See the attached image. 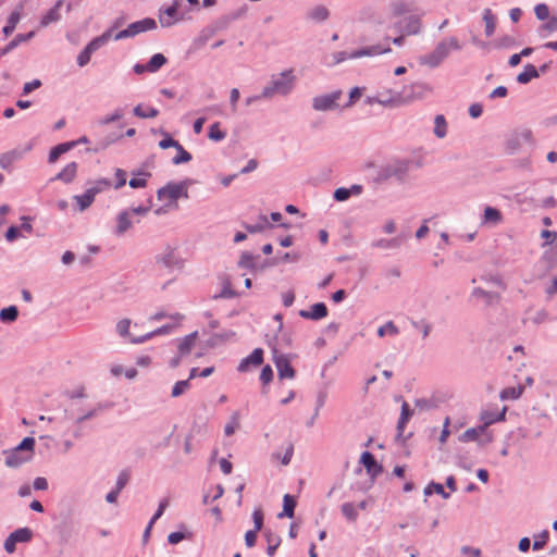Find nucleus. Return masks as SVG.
<instances>
[{"label":"nucleus","instance_id":"obj_1","mask_svg":"<svg viewBox=\"0 0 557 557\" xmlns=\"http://www.w3.org/2000/svg\"><path fill=\"white\" fill-rule=\"evenodd\" d=\"M461 45L456 37H449L440 41L430 52L419 58V63L429 67L438 66L453 50H460Z\"/></svg>","mask_w":557,"mask_h":557},{"label":"nucleus","instance_id":"obj_2","mask_svg":"<svg viewBox=\"0 0 557 557\" xmlns=\"http://www.w3.org/2000/svg\"><path fill=\"white\" fill-rule=\"evenodd\" d=\"M35 440L25 437L15 448L4 451L5 465L15 468L28 461L33 457Z\"/></svg>","mask_w":557,"mask_h":557},{"label":"nucleus","instance_id":"obj_3","mask_svg":"<svg viewBox=\"0 0 557 557\" xmlns=\"http://www.w3.org/2000/svg\"><path fill=\"white\" fill-rule=\"evenodd\" d=\"M157 196L169 209H177V200L188 198V187L185 182L169 183L158 190Z\"/></svg>","mask_w":557,"mask_h":557},{"label":"nucleus","instance_id":"obj_4","mask_svg":"<svg viewBox=\"0 0 557 557\" xmlns=\"http://www.w3.org/2000/svg\"><path fill=\"white\" fill-rule=\"evenodd\" d=\"M178 357L171 360L172 367H177L180 359L195 354L196 358L203 356V350L198 341V332H193L177 341Z\"/></svg>","mask_w":557,"mask_h":557},{"label":"nucleus","instance_id":"obj_5","mask_svg":"<svg viewBox=\"0 0 557 557\" xmlns=\"http://www.w3.org/2000/svg\"><path fill=\"white\" fill-rule=\"evenodd\" d=\"M294 82L293 70L284 71L278 77H274L270 85L263 88L261 96L263 98H271L276 94L286 95L293 89Z\"/></svg>","mask_w":557,"mask_h":557},{"label":"nucleus","instance_id":"obj_6","mask_svg":"<svg viewBox=\"0 0 557 557\" xmlns=\"http://www.w3.org/2000/svg\"><path fill=\"white\" fill-rule=\"evenodd\" d=\"M111 37V33L107 32L99 37L94 38L85 49L77 57V64L79 66H85L91 58V54L104 46Z\"/></svg>","mask_w":557,"mask_h":557},{"label":"nucleus","instance_id":"obj_7","mask_svg":"<svg viewBox=\"0 0 557 557\" xmlns=\"http://www.w3.org/2000/svg\"><path fill=\"white\" fill-rule=\"evenodd\" d=\"M157 23L153 18H144L141 21L129 24L125 29L115 35V39L120 40L127 37H133L139 33L154 29Z\"/></svg>","mask_w":557,"mask_h":557},{"label":"nucleus","instance_id":"obj_8","mask_svg":"<svg viewBox=\"0 0 557 557\" xmlns=\"http://www.w3.org/2000/svg\"><path fill=\"white\" fill-rule=\"evenodd\" d=\"M341 97V91H335L330 95L319 96L313 99V108L318 111L332 110L337 107V100Z\"/></svg>","mask_w":557,"mask_h":557},{"label":"nucleus","instance_id":"obj_9","mask_svg":"<svg viewBox=\"0 0 557 557\" xmlns=\"http://www.w3.org/2000/svg\"><path fill=\"white\" fill-rule=\"evenodd\" d=\"M507 407H504L500 412L485 410L480 414V431L484 432L491 424L499 421H504L506 418Z\"/></svg>","mask_w":557,"mask_h":557},{"label":"nucleus","instance_id":"obj_10","mask_svg":"<svg viewBox=\"0 0 557 557\" xmlns=\"http://www.w3.org/2000/svg\"><path fill=\"white\" fill-rule=\"evenodd\" d=\"M156 262L159 265L166 268V269L180 267V264H181V262L175 253V250L171 247L165 248L164 251L159 253L156 257Z\"/></svg>","mask_w":557,"mask_h":557},{"label":"nucleus","instance_id":"obj_11","mask_svg":"<svg viewBox=\"0 0 557 557\" xmlns=\"http://www.w3.org/2000/svg\"><path fill=\"white\" fill-rule=\"evenodd\" d=\"M263 362V350L256 348L248 357L242 360L238 371L246 372L250 367H258Z\"/></svg>","mask_w":557,"mask_h":557},{"label":"nucleus","instance_id":"obj_12","mask_svg":"<svg viewBox=\"0 0 557 557\" xmlns=\"http://www.w3.org/2000/svg\"><path fill=\"white\" fill-rule=\"evenodd\" d=\"M327 308L324 302H317L310 307L309 310H301L300 317L309 320H321L327 315Z\"/></svg>","mask_w":557,"mask_h":557},{"label":"nucleus","instance_id":"obj_13","mask_svg":"<svg viewBox=\"0 0 557 557\" xmlns=\"http://www.w3.org/2000/svg\"><path fill=\"white\" fill-rule=\"evenodd\" d=\"M401 25V32L405 33V35H417L420 33L422 28V22L419 16H409L405 18L404 21L399 22Z\"/></svg>","mask_w":557,"mask_h":557},{"label":"nucleus","instance_id":"obj_14","mask_svg":"<svg viewBox=\"0 0 557 557\" xmlns=\"http://www.w3.org/2000/svg\"><path fill=\"white\" fill-rule=\"evenodd\" d=\"M275 366L278 372V376L281 379H293L295 376V371L290 366V362L287 357L278 356L275 358Z\"/></svg>","mask_w":557,"mask_h":557},{"label":"nucleus","instance_id":"obj_15","mask_svg":"<svg viewBox=\"0 0 557 557\" xmlns=\"http://www.w3.org/2000/svg\"><path fill=\"white\" fill-rule=\"evenodd\" d=\"M360 461L370 475L376 476L382 472L381 466L376 462L374 456L370 451L362 453Z\"/></svg>","mask_w":557,"mask_h":557},{"label":"nucleus","instance_id":"obj_16","mask_svg":"<svg viewBox=\"0 0 557 557\" xmlns=\"http://www.w3.org/2000/svg\"><path fill=\"white\" fill-rule=\"evenodd\" d=\"M391 51V48L388 46L382 48L381 46H372L369 48L360 49L350 54L349 58L356 59L361 57H371V55H379L383 53H387Z\"/></svg>","mask_w":557,"mask_h":557},{"label":"nucleus","instance_id":"obj_17","mask_svg":"<svg viewBox=\"0 0 557 557\" xmlns=\"http://www.w3.org/2000/svg\"><path fill=\"white\" fill-rule=\"evenodd\" d=\"M35 35L34 32H29L28 34H18L15 36L13 40H11L3 49L0 50V55H4L16 48L21 42H25L33 38Z\"/></svg>","mask_w":557,"mask_h":557},{"label":"nucleus","instance_id":"obj_18","mask_svg":"<svg viewBox=\"0 0 557 557\" xmlns=\"http://www.w3.org/2000/svg\"><path fill=\"white\" fill-rule=\"evenodd\" d=\"M77 173V163L71 162L55 176V180H60L64 183H71Z\"/></svg>","mask_w":557,"mask_h":557},{"label":"nucleus","instance_id":"obj_19","mask_svg":"<svg viewBox=\"0 0 557 557\" xmlns=\"http://www.w3.org/2000/svg\"><path fill=\"white\" fill-rule=\"evenodd\" d=\"M177 9L175 5L166 8L159 16L160 24L163 27H170L176 22Z\"/></svg>","mask_w":557,"mask_h":557},{"label":"nucleus","instance_id":"obj_20","mask_svg":"<svg viewBox=\"0 0 557 557\" xmlns=\"http://www.w3.org/2000/svg\"><path fill=\"white\" fill-rule=\"evenodd\" d=\"M539 77V72L533 64H527L523 71L518 74L517 82L520 84H528L533 78Z\"/></svg>","mask_w":557,"mask_h":557},{"label":"nucleus","instance_id":"obj_21","mask_svg":"<svg viewBox=\"0 0 557 557\" xmlns=\"http://www.w3.org/2000/svg\"><path fill=\"white\" fill-rule=\"evenodd\" d=\"M76 146V143H63L54 148L49 153V162L54 163L61 154L67 152L70 149L74 148Z\"/></svg>","mask_w":557,"mask_h":557},{"label":"nucleus","instance_id":"obj_22","mask_svg":"<svg viewBox=\"0 0 557 557\" xmlns=\"http://www.w3.org/2000/svg\"><path fill=\"white\" fill-rule=\"evenodd\" d=\"M523 389L521 385L506 387L500 392L499 397L502 400H515L522 395Z\"/></svg>","mask_w":557,"mask_h":557},{"label":"nucleus","instance_id":"obj_23","mask_svg":"<svg viewBox=\"0 0 557 557\" xmlns=\"http://www.w3.org/2000/svg\"><path fill=\"white\" fill-rule=\"evenodd\" d=\"M132 226L131 212L123 211L117 215L116 234L122 235Z\"/></svg>","mask_w":557,"mask_h":557},{"label":"nucleus","instance_id":"obj_24","mask_svg":"<svg viewBox=\"0 0 557 557\" xmlns=\"http://www.w3.org/2000/svg\"><path fill=\"white\" fill-rule=\"evenodd\" d=\"M472 295L476 298H482L486 305H492L499 301L500 296L497 293H490L482 288H474Z\"/></svg>","mask_w":557,"mask_h":557},{"label":"nucleus","instance_id":"obj_25","mask_svg":"<svg viewBox=\"0 0 557 557\" xmlns=\"http://www.w3.org/2000/svg\"><path fill=\"white\" fill-rule=\"evenodd\" d=\"M503 220L502 213L499 210L493 207H486L484 209L483 222L490 224H498Z\"/></svg>","mask_w":557,"mask_h":557},{"label":"nucleus","instance_id":"obj_26","mask_svg":"<svg viewBox=\"0 0 557 557\" xmlns=\"http://www.w3.org/2000/svg\"><path fill=\"white\" fill-rule=\"evenodd\" d=\"M20 20H21V9L15 10V11H13L10 14V16L8 18V23H7V25L2 29L3 34L5 36L11 35L14 32V29H15L16 25L18 24Z\"/></svg>","mask_w":557,"mask_h":557},{"label":"nucleus","instance_id":"obj_27","mask_svg":"<svg viewBox=\"0 0 557 557\" xmlns=\"http://www.w3.org/2000/svg\"><path fill=\"white\" fill-rule=\"evenodd\" d=\"M483 21L485 23V34L487 37H491L496 27V18L493 15L491 9H485L483 12Z\"/></svg>","mask_w":557,"mask_h":557},{"label":"nucleus","instance_id":"obj_28","mask_svg":"<svg viewBox=\"0 0 557 557\" xmlns=\"http://www.w3.org/2000/svg\"><path fill=\"white\" fill-rule=\"evenodd\" d=\"M296 507V502L289 494L284 495L283 498V511L278 515V517L286 516L288 518L294 517V511Z\"/></svg>","mask_w":557,"mask_h":557},{"label":"nucleus","instance_id":"obj_29","mask_svg":"<svg viewBox=\"0 0 557 557\" xmlns=\"http://www.w3.org/2000/svg\"><path fill=\"white\" fill-rule=\"evenodd\" d=\"M61 2H58L52 9H50L41 18L40 25L42 27L49 25L52 22H57L60 18L59 10Z\"/></svg>","mask_w":557,"mask_h":557},{"label":"nucleus","instance_id":"obj_30","mask_svg":"<svg viewBox=\"0 0 557 557\" xmlns=\"http://www.w3.org/2000/svg\"><path fill=\"white\" fill-rule=\"evenodd\" d=\"M74 200L77 202L79 210L84 211L91 206L95 196L87 189L83 195L74 196Z\"/></svg>","mask_w":557,"mask_h":557},{"label":"nucleus","instance_id":"obj_31","mask_svg":"<svg viewBox=\"0 0 557 557\" xmlns=\"http://www.w3.org/2000/svg\"><path fill=\"white\" fill-rule=\"evenodd\" d=\"M166 63V58L162 53H156L147 63L148 72L154 73Z\"/></svg>","mask_w":557,"mask_h":557},{"label":"nucleus","instance_id":"obj_32","mask_svg":"<svg viewBox=\"0 0 557 557\" xmlns=\"http://www.w3.org/2000/svg\"><path fill=\"white\" fill-rule=\"evenodd\" d=\"M11 536L16 543H26L32 540L33 532L28 528H21L12 532Z\"/></svg>","mask_w":557,"mask_h":557},{"label":"nucleus","instance_id":"obj_33","mask_svg":"<svg viewBox=\"0 0 557 557\" xmlns=\"http://www.w3.org/2000/svg\"><path fill=\"white\" fill-rule=\"evenodd\" d=\"M309 17L315 22L325 21L329 17V10L324 5H317L309 12Z\"/></svg>","mask_w":557,"mask_h":557},{"label":"nucleus","instance_id":"obj_34","mask_svg":"<svg viewBox=\"0 0 557 557\" xmlns=\"http://www.w3.org/2000/svg\"><path fill=\"white\" fill-rule=\"evenodd\" d=\"M134 114L141 119L156 117L159 111L154 108H144V106L138 104L134 108Z\"/></svg>","mask_w":557,"mask_h":557},{"label":"nucleus","instance_id":"obj_35","mask_svg":"<svg viewBox=\"0 0 557 557\" xmlns=\"http://www.w3.org/2000/svg\"><path fill=\"white\" fill-rule=\"evenodd\" d=\"M342 512L345 516V518L349 521H356L358 517V510L355 504L352 503H345L342 505Z\"/></svg>","mask_w":557,"mask_h":557},{"label":"nucleus","instance_id":"obj_36","mask_svg":"<svg viewBox=\"0 0 557 557\" xmlns=\"http://www.w3.org/2000/svg\"><path fill=\"white\" fill-rule=\"evenodd\" d=\"M447 124L443 115H437L434 121V133L438 138L445 137Z\"/></svg>","mask_w":557,"mask_h":557},{"label":"nucleus","instance_id":"obj_37","mask_svg":"<svg viewBox=\"0 0 557 557\" xmlns=\"http://www.w3.org/2000/svg\"><path fill=\"white\" fill-rule=\"evenodd\" d=\"M265 537H267V542H268V548H267L268 554L270 556H273L276 548L281 544V539H280V536L272 534L271 532H265Z\"/></svg>","mask_w":557,"mask_h":557},{"label":"nucleus","instance_id":"obj_38","mask_svg":"<svg viewBox=\"0 0 557 557\" xmlns=\"http://www.w3.org/2000/svg\"><path fill=\"white\" fill-rule=\"evenodd\" d=\"M219 122L213 123L209 128V138L214 141H220L225 138L226 133L221 129Z\"/></svg>","mask_w":557,"mask_h":557},{"label":"nucleus","instance_id":"obj_39","mask_svg":"<svg viewBox=\"0 0 557 557\" xmlns=\"http://www.w3.org/2000/svg\"><path fill=\"white\" fill-rule=\"evenodd\" d=\"M18 314L17 308L14 306H10L0 311V320L2 322H13L16 320Z\"/></svg>","mask_w":557,"mask_h":557},{"label":"nucleus","instance_id":"obj_40","mask_svg":"<svg viewBox=\"0 0 557 557\" xmlns=\"http://www.w3.org/2000/svg\"><path fill=\"white\" fill-rule=\"evenodd\" d=\"M190 388L189 380L178 381L174 384L171 396L173 398L180 397Z\"/></svg>","mask_w":557,"mask_h":557},{"label":"nucleus","instance_id":"obj_41","mask_svg":"<svg viewBox=\"0 0 557 557\" xmlns=\"http://www.w3.org/2000/svg\"><path fill=\"white\" fill-rule=\"evenodd\" d=\"M111 187V182L107 178L96 181L88 190L96 197L97 194L107 190Z\"/></svg>","mask_w":557,"mask_h":557},{"label":"nucleus","instance_id":"obj_42","mask_svg":"<svg viewBox=\"0 0 557 557\" xmlns=\"http://www.w3.org/2000/svg\"><path fill=\"white\" fill-rule=\"evenodd\" d=\"M412 414V411L410 410L409 408V405L404 401L403 405H401V413H400V418H399V421H398V430L399 431H403L406 423L408 422L409 418L411 417Z\"/></svg>","mask_w":557,"mask_h":557},{"label":"nucleus","instance_id":"obj_43","mask_svg":"<svg viewBox=\"0 0 557 557\" xmlns=\"http://www.w3.org/2000/svg\"><path fill=\"white\" fill-rule=\"evenodd\" d=\"M399 333V330L398 327L394 324L393 321H388L387 323H385L384 325L380 326L379 330H377V335L380 337H383L385 336L386 334L388 335H397Z\"/></svg>","mask_w":557,"mask_h":557},{"label":"nucleus","instance_id":"obj_44","mask_svg":"<svg viewBox=\"0 0 557 557\" xmlns=\"http://www.w3.org/2000/svg\"><path fill=\"white\" fill-rule=\"evenodd\" d=\"M433 493L438 494V495L443 496L444 498L449 497V494L444 491L443 485L440 483L432 482L425 487V490H424L425 495H431Z\"/></svg>","mask_w":557,"mask_h":557},{"label":"nucleus","instance_id":"obj_45","mask_svg":"<svg viewBox=\"0 0 557 557\" xmlns=\"http://www.w3.org/2000/svg\"><path fill=\"white\" fill-rule=\"evenodd\" d=\"M177 156L173 159L174 164L186 163L191 160V154L180 144L176 148Z\"/></svg>","mask_w":557,"mask_h":557},{"label":"nucleus","instance_id":"obj_46","mask_svg":"<svg viewBox=\"0 0 557 557\" xmlns=\"http://www.w3.org/2000/svg\"><path fill=\"white\" fill-rule=\"evenodd\" d=\"M534 13L540 21H545L549 18V9L545 3H540L535 5Z\"/></svg>","mask_w":557,"mask_h":557},{"label":"nucleus","instance_id":"obj_47","mask_svg":"<svg viewBox=\"0 0 557 557\" xmlns=\"http://www.w3.org/2000/svg\"><path fill=\"white\" fill-rule=\"evenodd\" d=\"M269 225L268 218L265 215H261L259 218V223L256 225H247L246 228L250 233H257L262 231L265 226Z\"/></svg>","mask_w":557,"mask_h":557},{"label":"nucleus","instance_id":"obj_48","mask_svg":"<svg viewBox=\"0 0 557 557\" xmlns=\"http://www.w3.org/2000/svg\"><path fill=\"white\" fill-rule=\"evenodd\" d=\"M253 530L260 531L263 527V512L261 509H255L252 512Z\"/></svg>","mask_w":557,"mask_h":557},{"label":"nucleus","instance_id":"obj_49","mask_svg":"<svg viewBox=\"0 0 557 557\" xmlns=\"http://www.w3.org/2000/svg\"><path fill=\"white\" fill-rule=\"evenodd\" d=\"M482 432L480 431V426L478 428H472V429H468L463 434H462V441L465 442H468V441H476L479 435L481 434Z\"/></svg>","mask_w":557,"mask_h":557},{"label":"nucleus","instance_id":"obj_50","mask_svg":"<svg viewBox=\"0 0 557 557\" xmlns=\"http://www.w3.org/2000/svg\"><path fill=\"white\" fill-rule=\"evenodd\" d=\"M129 326H131V320L128 319H123L121 321L117 322L116 324V331L117 333L125 337L128 335V330H129Z\"/></svg>","mask_w":557,"mask_h":557},{"label":"nucleus","instance_id":"obj_51","mask_svg":"<svg viewBox=\"0 0 557 557\" xmlns=\"http://www.w3.org/2000/svg\"><path fill=\"white\" fill-rule=\"evenodd\" d=\"M350 196H351V189H348V188L341 187L334 191V199L337 201H345Z\"/></svg>","mask_w":557,"mask_h":557},{"label":"nucleus","instance_id":"obj_52","mask_svg":"<svg viewBox=\"0 0 557 557\" xmlns=\"http://www.w3.org/2000/svg\"><path fill=\"white\" fill-rule=\"evenodd\" d=\"M273 379V371L270 366H265L260 373V380L263 384H269Z\"/></svg>","mask_w":557,"mask_h":557},{"label":"nucleus","instance_id":"obj_53","mask_svg":"<svg viewBox=\"0 0 557 557\" xmlns=\"http://www.w3.org/2000/svg\"><path fill=\"white\" fill-rule=\"evenodd\" d=\"M235 296H237V294L232 289L231 282L228 280H225L223 282V289L221 292V297L233 298Z\"/></svg>","mask_w":557,"mask_h":557},{"label":"nucleus","instance_id":"obj_54","mask_svg":"<svg viewBox=\"0 0 557 557\" xmlns=\"http://www.w3.org/2000/svg\"><path fill=\"white\" fill-rule=\"evenodd\" d=\"M259 531H256V530H249L246 532L245 534V543H246V546L251 548L255 546L256 544V541H257V534H258Z\"/></svg>","mask_w":557,"mask_h":557},{"label":"nucleus","instance_id":"obj_55","mask_svg":"<svg viewBox=\"0 0 557 557\" xmlns=\"http://www.w3.org/2000/svg\"><path fill=\"white\" fill-rule=\"evenodd\" d=\"M180 145L178 141L174 140L171 136L166 135L160 143H159V147L161 149H168V148H171V147H174V148H177V146Z\"/></svg>","mask_w":557,"mask_h":557},{"label":"nucleus","instance_id":"obj_56","mask_svg":"<svg viewBox=\"0 0 557 557\" xmlns=\"http://www.w3.org/2000/svg\"><path fill=\"white\" fill-rule=\"evenodd\" d=\"M129 480V473L127 471H122L116 481V490L120 492L124 488Z\"/></svg>","mask_w":557,"mask_h":557},{"label":"nucleus","instance_id":"obj_57","mask_svg":"<svg viewBox=\"0 0 557 557\" xmlns=\"http://www.w3.org/2000/svg\"><path fill=\"white\" fill-rule=\"evenodd\" d=\"M168 505H169L168 499H163V500L160 502L158 510L156 511V513L150 519L151 523H156V521L163 515V512H164L165 508L168 507Z\"/></svg>","mask_w":557,"mask_h":557},{"label":"nucleus","instance_id":"obj_58","mask_svg":"<svg viewBox=\"0 0 557 557\" xmlns=\"http://www.w3.org/2000/svg\"><path fill=\"white\" fill-rule=\"evenodd\" d=\"M412 325L422 332L423 337H428L431 332V325L426 322H412Z\"/></svg>","mask_w":557,"mask_h":557},{"label":"nucleus","instance_id":"obj_59","mask_svg":"<svg viewBox=\"0 0 557 557\" xmlns=\"http://www.w3.org/2000/svg\"><path fill=\"white\" fill-rule=\"evenodd\" d=\"M41 86V82L39 79H34L32 82H28L23 87V94L27 95L32 92L33 90L39 88Z\"/></svg>","mask_w":557,"mask_h":557},{"label":"nucleus","instance_id":"obj_60","mask_svg":"<svg viewBox=\"0 0 557 557\" xmlns=\"http://www.w3.org/2000/svg\"><path fill=\"white\" fill-rule=\"evenodd\" d=\"M115 176H116V180H117L115 188L123 187L125 185V183H126V173H125V171H123L121 169H117L115 171Z\"/></svg>","mask_w":557,"mask_h":557},{"label":"nucleus","instance_id":"obj_61","mask_svg":"<svg viewBox=\"0 0 557 557\" xmlns=\"http://www.w3.org/2000/svg\"><path fill=\"white\" fill-rule=\"evenodd\" d=\"M295 300V294L292 290L285 292L282 295V301L285 307H290Z\"/></svg>","mask_w":557,"mask_h":557},{"label":"nucleus","instance_id":"obj_62","mask_svg":"<svg viewBox=\"0 0 557 557\" xmlns=\"http://www.w3.org/2000/svg\"><path fill=\"white\" fill-rule=\"evenodd\" d=\"M34 488L37 491H45L48 488V482L45 478H36L34 481Z\"/></svg>","mask_w":557,"mask_h":557},{"label":"nucleus","instance_id":"obj_63","mask_svg":"<svg viewBox=\"0 0 557 557\" xmlns=\"http://www.w3.org/2000/svg\"><path fill=\"white\" fill-rule=\"evenodd\" d=\"M129 186L132 188H143V187H146L147 185V180L146 178H139V177H133L129 182H128Z\"/></svg>","mask_w":557,"mask_h":557},{"label":"nucleus","instance_id":"obj_64","mask_svg":"<svg viewBox=\"0 0 557 557\" xmlns=\"http://www.w3.org/2000/svg\"><path fill=\"white\" fill-rule=\"evenodd\" d=\"M16 542L12 540L11 534L4 541V549L7 553L12 554L15 552Z\"/></svg>","mask_w":557,"mask_h":557}]
</instances>
